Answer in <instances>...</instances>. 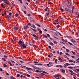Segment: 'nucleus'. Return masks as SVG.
I'll use <instances>...</instances> for the list:
<instances>
[{
    "mask_svg": "<svg viewBox=\"0 0 79 79\" xmlns=\"http://www.w3.org/2000/svg\"><path fill=\"white\" fill-rule=\"evenodd\" d=\"M68 68H69V69H73V67H68Z\"/></svg>",
    "mask_w": 79,
    "mask_h": 79,
    "instance_id": "obj_30",
    "label": "nucleus"
},
{
    "mask_svg": "<svg viewBox=\"0 0 79 79\" xmlns=\"http://www.w3.org/2000/svg\"><path fill=\"white\" fill-rule=\"evenodd\" d=\"M49 44H50V45H52V46H53V45H54L53 43L51 42H49Z\"/></svg>",
    "mask_w": 79,
    "mask_h": 79,
    "instance_id": "obj_9",
    "label": "nucleus"
},
{
    "mask_svg": "<svg viewBox=\"0 0 79 79\" xmlns=\"http://www.w3.org/2000/svg\"><path fill=\"white\" fill-rule=\"evenodd\" d=\"M67 6L68 8H71V6L69 5H67Z\"/></svg>",
    "mask_w": 79,
    "mask_h": 79,
    "instance_id": "obj_14",
    "label": "nucleus"
},
{
    "mask_svg": "<svg viewBox=\"0 0 79 79\" xmlns=\"http://www.w3.org/2000/svg\"><path fill=\"white\" fill-rule=\"evenodd\" d=\"M10 79H15V78L13 76H10Z\"/></svg>",
    "mask_w": 79,
    "mask_h": 79,
    "instance_id": "obj_25",
    "label": "nucleus"
},
{
    "mask_svg": "<svg viewBox=\"0 0 79 79\" xmlns=\"http://www.w3.org/2000/svg\"><path fill=\"white\" fill-rule=\"evenodd\" d=\"M40 76H45V74H44V73H40Z\"/></svg>",
    "mask_w": 79,
    "mask_h": 79,
    "instance_id": "obj_22",
    "label": "nucleus"
},
{
    "mask_svg": "<svg viewBox=\"0 0 79 79\" xmlns=\"http://www.w3.org/2000/svg\"><path fill=\"white\" fill-rule=\"evenodd\" d=\"M36 73H39V70H36Z\"/></svg>",
    "mask_w": 79,
    "mask_h": 79,
    "instance_id": "obj_47",
    "label": "nucleus"
},
{
    "mask_svg": "<svg viewBox=\"0 0 79 79\" xmlns=\"http://www.w3.org/2000/svg\"><path fill=\"white\" fill-rule=\"evenodd\" d=\"M35 65H38V66H43V64H35Z\"/></svg>",
    "mask_w": 79,
    "mask_h": 79,
    "instance_id": "obj_12",
    "label": "nucleus"
},
{
    "mask_svg": "<svg viewBox=\"0 0 79 79\" xmlns=\"http://www.w3.org/2000/svg\"><path fill=\"white\" fill-rule=\"evenodd\" d=\"M7 63L9 64H10V66H12V64L11 63V62L10 61H7Z\"/></svg>",
    "mask_w": 79,
    "mask_h": 79,
    "instance_id": "obj_5",
    "label": "nucleus"
},
{
    "mask_svg": "<svg viewBox=\"0 0 79 79\" xmlns=\"http://www.w3.org/2000/svg\"><path fill=\"white\" fill-rule=\"evenodd\" d=\"M32 42L33 44H34V42H35V41H34V40H32Z\"/></svg>",
    "mask_w": 79,
    "mask_h": 79,
    "instance_id": "obj_62",
    "label": "nucleus"
},
{
    "mask_svg": "<svg viewBox=\"0 0 79 79\" xmlns=\"http://www.w3.org/2000/svg\"><path fill=\"white\" fill-rule=\"evenodd\" d=\"M13 27L14 29L15 30H18V28L16 26L14 25L13 26Z\"/></svg>",
    "mask_w": 79,
    "mask_h": 79,
    "instance_id": "obj_4",
    "label": "nucleus"
},
{
    "mask_svg": "<svg viewBox=\"0 0 79 79\" xmlns=\"http://www.w3.org/2000/svg\"><path fill=\"white\" fill-rule=\"evenodd\" d=\"M3 66H4V67H6V66H7V65H6L4 64Z\"/></svg>",
    "mask_w": 79,
    "mask_h": 79,
    "instance_id": "obj_64",
    "label": "nucleus"
},
{
    "mask_svg": "<svg viewBox=\"0 0 79 79\" xmlns=\"http://www.w3.org/2000/svg\"><path fill=\"white\" fill-rule=\"evenodd\" d=\"M76 70L77 71H78V72H77L78 74H79V69H77Z\"/></svg>",
    "mask_w": 79,
    "mask_h": 79,
    "instance_id": "obj_33",
    "label": "nucleus"
},
{
    "mask_svg": "<svg viewBox=\"0 0 79 79\" xmlns=\"http://www.w3.org/2000/svg\"><path fill=\"white\" fill-rule=\"evenodd\" d=\"M71 52L74 55H76V53H75V52L71 51Z\"/></svg>",
    "mask_w": 79,
    "mask_h": 79,
    "instance_id": "obj_17",
    "label": "nucleus"
},
{
    "mask_svg": "<svg viewBox=\"0 0 79 79\" xmlns=\"http://www.w3.org/2000/svg\"><path fill=\"white\" fill-rule=\"evenodd\" d=\"M19 16V14H16L15 15V16L16 17H18V16Z\"/></svg>",
    "mask_w": 79,
    "mask_h": 79,
    "instance_id": "obj_21",
    "label": "nucleus"
},
{
    "mask_svg": "<svg viewBox=\"0 0 79 79\" xmlns=\"http://www.w3.org/2000/svg\"><path fill=\"white\" fill-rule=\"evenodd\" d=\"M72 13H74V10L73 9L72 10Z\"/></svg>",
    "mask_w": 79,
    "mask_h": 79,
    "instance_id": "obj_52",
    "label": "nucleus"
},
{
    "mask_svg": "<svg viewBox=\"0 0 79 79\" xmlns=\"http://www.w3.org/2000/svg\"><path fill=\"white\" fill-rule=\"evenodd\" d=\"M58 19H57L56 20L55 22H56V23H58Z\"/></svg>",
    "mask_w": 79,
    "mask_h": 79,
    "instance_id": "obj_51",
    "label": "nucleus"
},
{
    "mask_svg": "<svg viewBox=\"0 0 79 79\" xmlns=\"http://www.w3.org/2000/svg\"><path fill=\"white\" fill-rule=\"evenodd\" d=\"M47 35L48 36V37H50V35H49V34H47Z\"/></svg>",
    "mask_w": 79,
    "mask_h": 79,
    "instance_id": "obj_61",
    "label": "nucleus"
},
{
    "mask_svg": "<svg viewBox=\"0 0 79 79\" xmlns=\"http://www.w3.org/2000/svg\"><path fill=\"white\" fill-rule=\"evenodd\" d=\"M60 62H62V63H64V61H63L62 59L60 60Z\"/></svg>",
    "mask_w": 79,
    "mask_h": 79,
    "instance_id": "obj_38",
    "label": "nucleus"
},
{
    "mask_svg": "<svg viewBox=\"0 0 79 79\" xmlns=\"http://www.w3.org/2000/svg\"><path fill=\"white\" fill-rule=\"evenodd\" d=\"M6 11H4V14L5 15H6Z\"/></svg>",
    "mask_w": 79,
    "mask_h": 79,
    "instance_id": "obj_57",
    "label": "nucleus"
},
{
    "mask_svg": "<svg viewBox=\"0 0 79 79\" xmlns=\"http://www.w3.org/2000/svg\"><path fill=\"white\" fill-rule=\"evenodd\" d=\"M12 15V13H9V16H11Z\"/></svg>",
    "mask_w": 79,
    "mask_h": 79,
    "instance_id": "obj_48",
    "label": "nucleus"
},
{
    "mask_svg": "<svg viewBox=\"0 0 79 79\" xmlns=\"http://www.w3.org/2000/svg\"><path fill=\"white\" fill-rule=\"evenodd\" d=\"M7 18L8 19H11V18H12V17H11V16L9 15L7 16Z\"/></svg>",
    "mask_w": 79,
    "mask_h": 79,
    "instance_id": "obj_8",
    "label": "nucleus"
},
{
    "mask_svg": "<svg viewBox=\"0 0 79 79\" xmlns=\"http://www.w3.org/2000/svg\"><path fill=\"white\" fill-rule=\"evenodd\" d=\"M65 11H69V9L67 8H65Z\"/></svg>",
    "mask_w": 79,
    "mask_h": 79,
    "instance_id": "obj_20",
    "label": "nucleus"
},
{
    "mask_svg": "<svg viewBox=\"0 0 79 79\" xmlns=\"http://www.w3.org/2000/svg\"><path fill=\"white\" fill-rule=\"evenodd\" d=\"M69 71H70V73H73V71L71 70V69H69Z\"/></svg>",
    "mask_w": 79,
    "mask_h": 79,
    "instance_id": "obj_31",
    "label": "nucleus"
},
{
    "mask_svg": "<svg viewBox=\"0 0 79 79\" xmlns=\"http://www.w3.org/2000/svg\"><path fill=\"white\" fill-rule=\"evenodd\" d=\"M60 44H64V45H65V44H64V43L62 42H60Z\"/></svg>",
    "mask_w": 79,
    "mask_h": 79,
    "instance_id": "obj_54",
    "label": "nucleus"
},
{
    "mask_svg": "<svg viewBox=\"0 0 79 79\" xmlns=\"http://www.w3.org/2000/svg\"><path fill=\"white\" fill-rule=\"evenodd\" d=\"M77 67H79V66H76L75 67H73L74 69H75V68H77Z\"/></svg>",
    "mask_w": 79,
    "mask_h": 79,
    "instance_id": "obj_42",
    "label": "nucleus"
},
{
    "mask_svg": "<svg viewBox=\"0 0 79 79\" xmlns=\"http://www.w3.org/2000/svg\"><path fill=\"white\" fill-rule=\"evenodd\" d=\"M62 72L63 73H65V70H63V69H61Z\"/></svg>",
    "mask_w": 79,
    "mask_h": 79,
    "instance_id": "obj_23",
    "label": "nucleus"
},
{
    "mask_svg": "<svg viewBox=\"0 0 79 79\" xmlns=\"http://www.w3.org/2000/svg\"><path fill=\"white\" fill-rule=\"evenodd\" d=\"M69 62H73V60H69Z\"/></svg>",
    "mask_w": 79,
    "mask_h": 79,
    "instance_id": "obj_41",
    "label": "nucleus"
},
{
    "mask_svg": "<svg viewBox=\"0 0 79 79\" xmlns=\"http://www.w3.org/2000/svg\"><path fill=\"white\" fill-rule=\"evenodd\" d=\"M68 44H70V45H73V44H72V43L69 42H68Z\"/></svg>",
    "mask_w": 79,
    "mask_h": 79,
    "instance_id": "obj_32",
    "label": "nucleus"
},
{
    "mask_svg": "<svg viewBox=\"0 0 79 79\" xmlns=\"http://www.w3.org/2000/svg\"><path fill=\"white\" fill-rule=\"evenodd\" d=\"M1 6L2 7H3V8H5V6H4V5H3V3H1Z\"/></svg>",
    "mask_w": 79,
    "mask_h": 79,
    "instance_id": "obj_13",
    "label": "nucleus"
},
{
    "mask_svg": "<svg viewBox=\"0 0 79 79\" xmlns=\"http://www.w3.org/2000/svg\"><path fill=\"white\" fill-rule=\"evenodd\" d=\"M28 35H26V36H25V37L26 38H27V39H28V38H29L28 37Z\"/></svg>",
    "mask_w": 79,
    "mask_h": 79,
    "instance_id": "obj_49",
    "label": "nucleus"
},
{
    "mask_svg": "<svg viewBox=\"0 0 79 79\" xmlns=\"http://www.w3.org/2000/svg\"><path fill=\"white\" fill-rule=\"evenodd\" d=\"M71 41L73 42L74 45H77V42H76L73 39H71Z\"/></svg>",
    "mask_w": 79,
    "mask_h": 79,
    "instance_id": "obj_2",
    "label": "nucleus"
},
{
    "mask_svg": "<svg viewBox=\"0 0 79 79\" xmlns=\"http://www.w3.org/2000/svg\"><path fill=\"white\" fill-rule=\"evenodd\" d=\"M28 16H31V14H28L27 15Z\"/></svg>",
    "mask_w": 79,
    "mask_h": 79,
    "instance_id": "obj_55",
    "label": "nucleus"
},
{
    "mask_svg": "<svg viewBox=\"0 0 79 79\" xmlns=\"http://www.w3.org/2000/svg\"><path fill=\"white\" fill-rule=\"evenodd\" d=\"M32 36L35 37H37V36H36V35H35V34H33L32 35Z\"/></svg>",
    "mask_w": 79,
    "mask_h": 79,
    "instance_id": "obj_34",
    "label": "nucleus"
},
{
    "mask_svg": "<svg viewBox=\"0 0 79 79\" xmlns=\"http://www.w3.org/2000/svg\"><path fill=\"white\" fill-rule=\"evenodd\" d=\"M60 10L61 11H62V12L64 11V10L62 9H60Z\"/></svg>",
    "mask_w": 79,
    "mask_h": 79,
    "instance_id": "obj_43",
    "label": "nucleus"
},
{
    "mask_svg": "<svg viewBox=\"0 0 79 79\" xmlns=\"http://www.w3.org/2000/svg\"><path fill=\"white\" fill-rule=\"evenodd\" d=\"M64 56V58H67V56H66V55Z\"/></svg>",
    "mask_w": 79,
    "mask_h": 79,
    "instance_id": "obj_63",
    "label": "nucleus"
},
{
    "mask_svg": "<svg viewBox=\"0 0 79 79\" xmlns=\"http://www.w3.org/2000/svg\"><path fill=\"white\" fill-rule=\"evenodd\" d=\"M47 66H48V67H51V66H52L53 65L50 66V64H47Z\"/></svg>",
    "mask_w": 79,
    "mask_h": 79,
    "instance_id": "obj_24",
    "label": "nucleus"
},
{
    "mask_svg": "<svg viewBox=\"0 0 79 79\" xmlns=\"http://www.w3.org/2000/svg\"><path fill=\"white\" fill-rule=\"evenodd\" d=\"M48 56L49 58H51V56L49 55H48Z\"/></svg>",
    "mask_w": 79,
    "mask_h": 79,
    "instance_id": "obj_60",
    "label": "nucleus"
},
{
    "mask_svg": "<svg viewBox=\"0 0 79 79\" xmlns=\"http://www.w3.org/2000/svg\"><path fill=\"white\" fill-rule=\"evenodd\" d=\"M66 51L68 53H69V52H70V51L69 50L67 49L66 50Z\"/></svg>",
    "mask_w": 79,
    "mask_h": 79,
    "instance_id": "obj_19",
    "label": "nucleus"
},
{
    "mask_svg": "<svg viewBox=\"0 0 79 79\" xmlns=\"http://www.w3.org/2000/svg\"><path fill=\"white\" fill-rule=\"evenodd\" d=\"M26 69H27V70H32V69L31 68H29L28 67H26L25 68Z\"/></svg>",
    "mask_w": 79,
    "mask_h": 79,
    "instance_id": "obj_6",
    "label": "nucleus"
},
{
    "mask_svg": "<svg viewBox=\"0 0 79 79\" xmlns=\"http://www.w3.org/2000/svg\"><path fill=\"white\" fill-rule=\"evenodd\" d=\"M21 68H26V66H23V67L21 66Z\"/></svg>",
    "mask_w": 79,
    "mask_h": 79,
    "instance_id": "obj_59",
    "label": "nucleus"
},
{
    "mask_svg": "<svg viewBox=\"0 0 79 79\" xmlns=\"http://www.w3.org/2000/svg\"><path fill=\"white\" fill-rule=\"evenodd\" d=\"M31 66L32 67H33V68H34V69H37V67L34 66V65H32Z\"/></svg>",
    "mask_w": 79,
    "mask_h": 79,
    "instance_id": "obj_16",
    "label": "nucleus"
},
{
    "mask_svg": "<svg viewBox=\"0 0 79 79\" xmlns=\"http://www.w3.org/2000/svg\"><path fill=\"white\" fill-rule=\"evenodd\" d=\"M31 27H33V28H34V29H36V27L34 25L31 26Z\"/></svg>",
    "mask_w": 79,
    "mask_h": 79,
    "instance_id": "obj_10",
    "label": "nucleus"
},
{
    "mask_svg": "<svg viewBox=\"0 0 79 79\" xmlns=\"http://www.w3.org/2000/svg\"><path fill=\"white\" fill-rule=\"evenodd\" d=\"M27 77H31V75L28 74H27Z\"/></svg>",
    "mask_w": 79,
    "mask_h": 79,
    "instance_id": "obj_29",
    "label": "nucleus"
},
{
    "mask_svg": "<svg viewBox=\"0 0 79 79\" xmlns=\"http://www.w3.org/2000/svg\"><path fill=\"white\" fill-rule=\"evenodd\" d=\"M4 58H6V59H7V57H8V56H6V55H4Z\"/></svg>",
    "mask_w": 79,
    "mask_h": 79,
    "instance_id": "obj_40",
    "label": "nucleus"
},
{
    "mask_svg": "<svg viewBox=\"0 0 79 79\" xmlns=\"http://www.w3.org/2000/svg\"><path fill=\"white\" fill-rule=\"evenodd\" d=\"M2 59L4 60V61H5V62L6 61V60L5 59V58L3 57L2 58Z\"/></svg>",
    "mask_w": 79,
    "mask_h": 79,
    "instance_id": "obj_37",
    "label": "nucleus"
},
{
    "mask_svg": "<svg viewBox=\"0 0 79 79\" xmlns=\"http://www.w3.org/2000/svg\"><path fill=\"white\" fill-rule=\"evenodd\" d=\"M34 63H35V64H37V63H39V62H38L35 61L34 62Z\"/></svg>",
    "mask_w": 79,
    "mask_h": 79,
    "instance_id": "obj_45",
    "label": "nucleus"
},
{
    "mask_svg": "<svg viewBox=\"0 0 79 79\" xmlns=\"http://www.w3.org/2000/svg\"><path fill=\"white\" fill-rule=\"evenodd\" d=\"M68 4H69V5H73V3L71 2H70L69 1H68Z\"/></svg>",
    "mask_w": 79,
    "mask_h": 79,
    "instance_id": "obj_15",
    "label": "nucleus"
},
{
    "mask_svg": "<svg viewBox=\"0 0 79 79\" xmlns=\"http://www.w3.org/2000/svg\"><path fill=\"white\" fill-rule=\"evenodd\" d=\"M4 2L5 3H6V5H10V3L7 0H6Z\"/></svg>",
    "mask_w": 79,
    "mask_h": 79,
    "instance_id": "obj_3",
    "label": "nucleus"
},
{
    "mask_svg": "<svg viewBox=\"0 0 79 79\" xmlns=\"http://www.w3.org/2000/svg\"><path fill=\"white\" fill-rule=\"evenodd\" d=\"M54 77H55V78H56V77H58V78L60 77V75H57L56 74L54 76Z\"/></svg>",
    "mask_w": 79,
    "mask_h": 79,
    "instance_id": "obj_7",
    "label": "nucleus"
},
{
    "mask_svg": "<svg viewBox=\"0 0 79 79\" xmlns=\"http://www.w3.org/2000/svg\"><path fill=\"white\" fill-rule=\"evenodd\" d=\"M30 28H31V29H32V30H33V31H35V29H34L31 27H30Z\"/></svg>",
    "mask_w": 79,
    "mask_h": 79,
    "instance_id": "obj_36",
    "label": "nucleus"
},
{
    "mask_svg": "<svg viewBox=\"0 0 79 79\" xmlns=\"http://www.w3.org/2000/svg\"><path fill=\"white\" fill-rule=\"evenodd\" d=\"M65 54L66 55H68V56H70V55H69L68 53H66Z\"/></svg>",
    "mask_w": 79,
    "mask_h": 79,
    "instance_id": "obj_46",
    "label": "nucleus"
},
{
    "mask_svg": "<svg viewBox=\"0 0 79 79\" xmlns=\"http://www.w3.org/2000/svg\"><path fill=\"white\" fill-rule=\"evenodd\" d=\"M65 66H69V65H70V64H68V63H66L65 64H64Z\"/></svg>",
    "mask_w": 79,
    "mask_h": 79,
    "instance_id": "obj_18",
    "label": "nucleus"
},
{
    "mask_svg": "<svg viewBox=\"0 0 79 79\" xmlns=\"http://www.w3.org/2000/svg\"><path fill=\"white\" fill-rule=\"evenodd\" d=\"M42 73H45V74H47V73L45 71H43Z\"/></svg>",
    "mask_w": 79,
    "mask_h": 79,
    "instance_id": "obj_35",
    "label": "nucleus"
},
{
    "mask_svg": "<svg viewBox=\"0 0 79 79\" xmlns=\"http://www.w3.org/2000/svg\"><path fill=\"white\" fill-rule=\"evenodd\" d=\"M54 44H58V42H56V41H55L54 42Z\"/></svg>",
    "mask_w": 79,
    "mask_h": 79,
    "instance_id": "obj_28",
    "label": "nucleus"
},
{
    "mask_svg": "<svg viewBox=\"0 0 79 79\" xmlns=\"http://www.w3.org/2000/svg\"><path fill=\"white\" fill-rule=\"evenodd\" d=\"M60 27V25H58L56 26V27H57V28H59Z\"/></svg>",
    "mask_w": 79,
    "mask_h": 79,
    "instance_id": "obj_27",
    "label": "nucleus"
},
{
    "mask_svg": "<svg viewBox=\"0 0 79 79\" xmlns=\"http://www.w3.org/2000/svg\"><path fill=\"white\" fill-rule=\"evenodd\" d=\"M17 77H19L20 76V75L19 74H17Z\"/></svg>",
    "mask_w": 79,
    "mask_h": 79,
    "instance_id": "obj_50",
    "label": "nucleus"
},
{
    "mask_svg": "<svg viewBox=\"0 0 79 79\" xmlns=\"http://www.w3.org/2000/svg\"><path fill=\"white\" fill-rule=\"evenodd\" d=\"M23 13H24L25 14H26V13H27L26 12V11H25V10L23 11Z\"/></svg>",
    "mask_w": 79,
    "mask_h": 79,
    "instance_id": "obj_58",
    "label": "nucleus"
},
{
    "mask_svg": "<svg viewBox=\"0 0 79 79\" xmlns=\"http://www.w3.org/2000/svg\"><path fill=\"white\" fill-rule=\"evenodd\" d=\"M24 29H27V28L26 27H24Z\"/></svg>",
    "mask_w": 79,
    "mask_h": 79,
    "instance_id": "obj_39",
    "label": "nucleus"
},
{
    "mask_svg": "<svg viewBox=\"0 0 79 79\" xmlns=\"http://www.w3.org/2000/svg\"><path fill=\"white\" fill-rule=\"evenodd\" d=\"M33 47H34L35 48H37V46L35 45H33Z\"/></svg>",
    "mask_w": 79,
    "mask_h": 79,
    "instance_id": "obj_26",
    "label": "nucleus"
},
{
    "mask_svg": "<svg viewBox=\"0 0 79 79\" xmlns=\"http://www.w3.org/2000/svg\"><path fill=\"white\" fill-rule=\"evenodd\" d=\"M18 43L20 45V47H23V49H24L26 48H27V46L28 44V43L27 42H26L25 44H24V42L21 40L19 41Z\"/></svg>",
    "mask_w": 79,
    "mask_h": 79,
    "instance_id": "obj_1",
    "label": "nucleus"
},
{
    "mask_svg": "<svg viewBox=\"0 0 79 79\" xmlns=\"http://www.w3.org/2000/svg\"><path fill=\"white\" fill-rule=\"evenodd\" d=\"M39 32H40V33H41V34H42V31L41 30Z\"/></svg>",
    "mask_w": 79,
    "mask_h": 79,
    "instance_id": "obj_56",
    "label": "nucleus"
},
{
    "mask_svg": "<svg viewBox=\"0 0 79 79\" xmlns=\"http://www.w3.org/2000/svg\"><path fill=\"white\" fill-rule=\"evenodd\" d=\"M49 13H47L45 15V17H47V16H49Z\"/></svg>",
    "mask_w": 79,
    "mask_h": 79,
    "instance_id": "obj_11",
    "label": "nucleus"
},
{
    "mask_svg": "<svg viewBox=\"0 0 79 79\" xmlns=\"http://www.w3.org/2000/svg\"><path fill=\"white\" fill-rule=\"evenodd\" d=\"M64 54V53H62V52H61L60 53V55H62V54Z\"/></svg>",
    "mask_w": 79,
    "mask_h": 79,
    "instance_id": "obj_44",
    "label": "nucleus"
},
{
    "mask_svg": "<svg viewBox=\"0 0 79 79\" xmlns=\"http://www.w3.org/2000/svg\"><path fill=\"white\" fill-rule=\"evenodd\" d=\"M19 1H20L21 3H23V2H22V0H19Z\"/></svg>",
    "mask_w": 79,
    "mask_h": 79,
    "instance_id": "obj_53",
    "label": "nucleus"
}]
</instances>
